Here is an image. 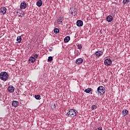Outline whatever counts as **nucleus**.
<instances>
[{
	"instance_id": "nucleus-6",
	"label": "nucleus",
	"mask_w": 130,
	"mask_h": 130,
	"mask_svg": "<svg viewBox=\"0 0 130 130\" xmlns=\"http://www.w3.org/2000/svg\"><path fill=\"white\" fill-rule=\"evenodd\" d=\"M8 90L10 92V93H14L15 91V87H14L13 85H10L8 87Z\"/></svg>"
},
{
	"instance_id": "nucleus-22",
	"label": "nucleus",
	"mask_w": 130,
	"mask_h": 130,
	"mask_svg": "<svg viewBox=\"0 0 130 130\" xmlns=\"http://www.w3.org/2000/svg\"><path fill=\"white\" fill-rule=\"evenodd\" d=\"M97 109V106L96 105H93L91 106L92 110H95V109Z\"/></svg>"
},
{
	"instance_id": "nucleus-26",
	"label": "nucleus",
	"mask_w": 130,
	"mask_h": 130,
	"mask_svg": "<svg viewBox=\"0 0 130 130\" xmlns=\"http://www.w3.org/2000/svg\"><path fill=\"white\" fill-rule=\"evenodd\" d=\"M94 130H102V127H99V128H96V129H95Z\"/></svg>"
},
{
	"instance_id": "nucleus-9",
	"label": "nucleus",
	"mask_w": 130,
	"mask_h": 130,
	"mask_svg": "<svg viewBox=\"0 0 130 130\" xmlns=\"http://www.w3.org/2000/svg\"><path fill=\"white\" fill-rule=\"evenodd\" d=\"M94 54L95 56H96L97 57H100V56H101L102 54H103V53L102 51H98L94 53Z\"/></svg>"
},
{
	"instance_id": "nucleus-27",
	"label": "nucleus",
	"mask_w": 130,
	"mask_h": 130,
	"mask_svg": "<svg viewBox=\"0 0 130 130\" xmlns=\"http://www.w3.org/2000/svg\"><path fill=\"white\" fill-rule=\"evenodd\" d=\"M34 57H36V58H37V57H38V54H35Z\"/></svg>"
},
{
	"instance_id": "nucleus-13",
	"label": "nucleus",
	"mask_w": 130,
	"mask_h": 130,
	"mask_svg": "<svg viewBox=\"0 0 130 130\" xmlns=\"http://www.w3.org/2000/svg\"><path fill=\"white\" fill-rule=\"evenodd\" d=\"M122 113L123 116H125L128 114V111L126 109H124L122 111Z\"/></svg>"
},
{
	"instance_id": "nucleus-29",
	"label": "nucleus",
	"mask_w": 130,
	"mask_h": 130,
	"mask_svg": "<svg viewBox=\"0 0 130 130\" xmlns=\"http://www.w3.org/2000/svg\"><path fill=\"white\" fill-rule=\"evenodd\" d=\"M71 14H72V15H73V12H71Z\"/></svg>"
},
{
	"instance_id": "nucleus-5",
	"label": "nucleus",
	"mask_w": 130,
	"mask_h": 130,
	"mask_svg": "<svg viewBox=\"0 0 130 130\" xmlns=\"http://www.w3.org/2000/svg\"><path fill=\"white\" fill-rule=\"evenodd\" d=\"M0 13L3 15H5L7 13V8L6 7H1Z\"/></svg>"
},
{
	"instance_id": "nucleus-10",
	"label": "nucleus",
	"mask_w": 130,
	"mask_h": 130,
	"mask_svg": "<svg viewBox=\"0 0 130 130\" xmlns=\"http://www.w3.org/2000/svg\"><path fill=\"white\" fill-rule=\"evenodd\" d=\"M77 26H78V27H82V26H83V21L77 20Z\"/></svg>"
},
{
	"instance_id": "nucleus-15",
	"label": "nucleus",
	"mask_w": 130,
	"mask_h": 130,
	"mask_svg": "<svg viewBox=\"0 0 130 130\" xmlns=\"http://www.w3.org/2000/svg\"><path fill=\"white\" fill-rule=\"evenodd\" d=\"M70 40H71V37H70V36H67L64 39V42H66V43L69 42V41H70Z\"/></svg>"
},
{
	"instance_id": "nucleus-3",
	"label": "nucleus",
	"mask_w": 130,
	"mask_h": 130,
	"mask_svg": "<svg viewBox=\"0 0 130 130\" xmlns=\"http://www.w3.org/2000/svg\"><path fill=\"white\" fill-rule=\"evenodd\" d=\"M97 92L100 95H103L105 93V88L103 86H99L97 89Z\"/></svg>"
},
{
	"instance_id": "nucleus-28",
	"label": "nucleus",
	"mask_w": 130,
	"mask_h": 130,
	"mask_svg": "<svg viewBox=\"0 0 130 130\" xmlns=\"http://www.w3.org/2000/svg\"><path fill=\"white\" fill-rule=\"evenodd\" d=\"M75 54H76V56H78L80 55V53H79V52H78L77 53H75Z\"/></svg>"
},
{
	"instance_id": "nucleus-19",
	"label": "nucleus",
	"mask_w": 130,
	"mask_h": 130,
	"mask_svg": "<svg viewBox=\"0 0 130 130\" xmlns=\"http://www.w3.org/2000/svg\"><path fill=\"white\" fill-rule=\"evenodd\" d=\"M58 24H60L62 23V19L61 18H59L57 19Z\"/></svg>"
},
{
	"instance_id": "nucleus-8",
	"label": "nucleus",
	"mask_w": 130,
	"mask_h": 130,
	"mask_svg": "<svg viewBox=\"0 0 130 130\" xmlns=\"http://www.w3.org/2000/svg\"><path fill=\"white\" fill-rule=\"evenodd\" d=\"M26 8H27V4L25 2H22L20 4V9H25Z\"/></svg>"
},
{
	"instance_id": "nucleus-1",
	"label": "nucleus",
	"mask_w": 130,
	"mask_h": 130,
	"mask_svg": "<svg viewBox=\"0 0 130 130\" xmlns=\"http://www.w3.org/2000/svg\"><path fill=\"white\" fill-rule=\"evenodd\" d=\"M8 78H9V75H8V73L6 72H1L0 74V79L2 81H4V82L7 81L8 80Z\"/></svg>"
},
{
	"instance_id": "nucleus-20",
	"label": "nucleus",
	"mask_w": 130,
	"mask_h": 130,
	"mask_svg": "<svg viewBox=\"0 0 130 130\" xmlns=\"http://www.w3.org/2000/svg\"><path fill=\"white\" fill-rule=\"evenodd\" d=\"M54 32L55 34H57L58 33H59V29L58 28H55L54 29Z\"/></svg>"
},
{
	"instance_id": "nucleus-11",
	"label": "nucleus",
	"mask_w": 130,
	"mask_h": 130,
	"mask_svg": "<svg viewBox=\"0 0 130 130\" xmlns=\"http://www.w3.org/2000/svg\"><path fill=\"white\" fill-rule=\"evenodd\" d=\"M12 105L14 107H18L19 106V103L17 101H13L12 102Z\"/></svg>"
},
{
	"instance_id": "nucleus-4",
	"label": "nucleus",
	"mask_w": 130,
	"mask_h": 130,
	"mask_svg": "<svg viewBox=\"0 0 130 130\" xmlns=\"http://www.w3.org/2000/svg\"><path fill=\"white\" fill-rule=\"evenodd\" d=\"M104 63L105 66H109L112 63V61L111 60V59L108 58L105 60Z\"/></svg>"
},
{
	"instance_id": "nucleus-2",
	"label": "nucleus",
	"mask_w": 130,
	"mask_h": 130,
	"mask_svg": "<svg viewBox=\"0 0 130 130\" xmlns=\"http://www.w3.org/2000/svg\"><path fill=\"white\" fill-rule=\"evenodd\" d=\"M67 115H68V116H70L71 117H74V116H76V110L74 109L69 110V112L67 114Z\"/></svg>"
},
{
	"instance_id": "nucleus-12",
	"label": "nucleus",
	"mask_w": 130,
	"mask_h": 130,
	"mask_svg": "<svg viewBox=\"0 0 130 130\" xmlns=\"http://www.w3.org/2000/svg\"><path fill=\"white\" fill-rule=\"evenodd\" d=\"M106 20L108 22H111L113 20V18L111 15H109L107 17Z\"/></svg>"
},
{
	"instance_id": "nucleus-25",
	"label": "nucleus",
	"mask_w": 130,
	"mask_h": 130,
	"mask_svg": "<svg viewBox=\"0 0 130 130\" xmlns=\"http://www.w3.org/2000/svg\"><path fill=\"white\" fill-rule=\"evenodd\" d=\"M78 48L79 49H82V45H81V44L78 45Z\"/></svg>"
},
{
	"instance_id": "nucleus-18",
	"label": "nucleus",
	"mask_w": 130,
	"mask_h": 130,
	"mask_svg": "<svg viewBox=\"0 0 130 130\" xmlns=\"http://www.w3.org/2000/svg\"><path fill=\"white\" fill-rule=\"evenodd\" d=\"M91 91H92V88H88L86 89H85L84 92H85V93H90Z\"/></svg>"
},
{
	"instance_id": "nucleus-14",
	"label": "nucleus",
	"mask_w": 130,
	"mask_h": 130,
	"mask_svg": "<svg viewBox=\"0 0 130 130\" xmlns=\"http://www.w3.org/2000/svg\"><path fill=\"white\" fill-rule=\"evenodd\" d=\"M36 60V59H35L34 57H30L29 58V61L31 63H34V62H35Z\"/></svg>"
},
{
	"instance_id": "nucleus-24",
	"label": "nucleus",
	"mask_w": 130,
	"mask_h": 130,
	"mask_svg": "<svg viewBox=\"0 0 130 130\" xmlns=\"http://www.w3.org/2000/svg\"><path fill=\"white\" fill-rule=\"evenodd\" d=\"M53 59V58H52V56H49L48 57V61L50 62V61H52V60Z\"/></svg>"
},
{
	"instance_id": "nucleus-23",
	"label": "nucleus",
	"mask_w": 130,
	"mask_h": 130,
	"mask_svg": "<svg viewBox=\"0 0 130 130\" xmlns=\"http://www.w3.org/2000/svg\"><path fill=\"white\" fill-rule=\"evenodd\" d=\"M128 3H129V0H123V4L124 5H127Z\"/></svg>"
},
{
	"instance_id": "nucleus-17",
	"label": "nucleus",
	"mask_w": 130,
	"mask_h": 130,
	"mask_svg": "<svg viewBox=\"0 0 130 130\" xmlns=\"http://www.w3.org/2000/svg\"><path fill=\"white\" fill-rule=\"evenodd\" d=\"M17 41L18 42V43H21V42L22 41V37L21 36L17 37Z\"/></svg>"
},
{
	"instance_id": "nucleus-16",
	"label": "nucleus",
	"mask_w": 130,
	"mask_h": 130,
	"mask_svg": "<svg viewBox=\"0 0 130 130\" xmlns=\"http://www.w3.org/2000/svg\"><path fill=\"white\" fill-rule=\"evenodd\" d=\"M37 6L38 7H41L42 6V1L39 0L37 2Z\"/></svg>"
},
{
	"instance_id": "nucleus-7",
	"label": "nucleus",
	"mask_w": 130,
	"mask_h": 130,
	"mask_svg": "<svg viewBox=\"0 0 130 130\" xmlns=\"http://www.w3.org/2000/svg\"><path fill=\"white\" fill-rule=\"evenodd\" d=\"M84 61V59L82 58H79L76 60V64H81Z\"/></svg>"
},
{
	"instance_id": "nucleus-21",
	"label": "nucleus",
	"mask_w": 130,
	"mask_h": 130,
	"mask_svg": "<svg viewBox=\"0 0 130 130\" xmlns=\"http://www.w3.org/2000/svg\"><path fill=\"white\" fill-rule=\"evenodd\" d=\"M35 98L37 99V100H40V95L37 94L35 95Z\"/></svg>"
}]
</instances>
